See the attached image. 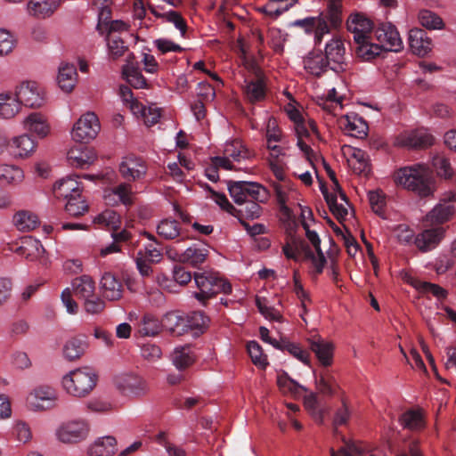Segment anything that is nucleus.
Returning <instances> with one entry per match:
<instances>
[{"label":"nucleus","instance_id":"1","mask_svg":"<svg viewBox=\"0 0 456 456\" xmlns=\"http://www.w3.org/2000/svg\"><path fill=\"white\" fill-rule=\"evenodd\" d=\"M456 201V193L450 191L445 194L426 216L425 230L419 233L414 243L422 252H428L435 248L444 238L445 229L441 226L447 222L454 213L452 202Z\"/></svg>","mask_w":456,"mask_h":456},{"label":"nucleus","instance_id":"2","mask_svg":"<svg viewBox=\"0 0 456 456\" xmlns=\"http://www.w3.org/2000/svg\"><path fill=\"white\" fill-rule=\"evenodd\" d=\"M287 114L294 123V129L297 138V145L303 153L310 167L318 171L323 167L326 171H330L324 159L314 149L316 142L321 140L315 122L309 118L304 117L294 106L289 105L286 108Z\"/></svg>","mask_w":456,"mask_h":456},{"label":"nucleus","instance_id":"3","mask_svg":"<svg viewBox=\"0 0 456 456\" xmlns=\"http://www.w3.org/2000/svg\"><path fill=\"white\" fill-rule=\"evenodd\" d=\"M193 278L200 290L194 293V297L203 305H207V301L218 293L230 294L232 292L231 283L217 272L194 273Z\"/></svg>","mask_w":456,"mask_h":456},{"label":"nucleus","instance_id":"4","mask_svg":"<svg viewBox=\"0 0 456 456\" xmlns=\"http://www.w3.org/2000/svg\"><path fill=\"white\" fill-rule=\"evenodd\" d=\"M97 379L96 373L88 367L77 369L63 377L62 387L68 394L84 397L96 386Z\"/></svg>","mask_w":456,"mask_h":456},{"label":"nucleus","instance_id":"5","mask_svg":"<svg viewBox=\"0 0 456 456\" xmlns=\"http://www.w3.org/2000/svg\"><path fill=\"white\" fill-rule=\"evenodd\" d=\"M433 173H393V180L398 186L416 192L421 197L428 196L435 187Z\"/></svg>","mask_w":456,"mask_h":456},{"label":"nucleus","instance_id":"6","mask_svg":"<svg viewBox=\"0 0 456 456\" xmlns=\"http://www.w3.org/2000/svg\"><path fill=\"white\" fill-rule=\"evenodd\" d=\"M101 124L94 112L87 111L74 123L70 134L74 142L87 143L96 138Z\"/></svg>","mask_w":456,"mask_h":456},{"label":"nucleus","instance_id":"7","mask_svg":"<svg viewBox=\"0 0 456 456\" xmlns=\"http://www.w3.org/2000/svg\"><path fill=\"white\" fill-rule=\"evenodd\" d=\"M14 94L21 108L37 109L45 103L44 89L33 80H24L17 85Z\"/></svg>","mask_w":456,"mask_h":456},{"label":"nucleus","instance_id":"8","mask_svg":"<svg viewBox=\"0 0 456 456\" xmlns=\"http://www.w3.org/2000/svg\"><path fill=\"white\" fill-rule=\"evenodd\" d=\"M90 430L85 419H76L62 423L56 431L58 439L64 444L79 443L85 440Z\"/></svg>","mask_w":456,"mask_h":456},{"label":"nucleus","instance_id":"9","mask_svg":"<svg viewBox=\"0 0 456 456\" xmlns=\"http://www.w3.org/2000/svg\"><path fill=\"white\" fill-rule=\"evenodd\" d=\"M323 56L330 69L335 72L346 70V47L340 37H333L325 44Z\"/></svg>","mask_w":456,"mask_h":456},{"label":"nucleus","instance_id":"10","mask_svg":"<svg viewBox=\"0 0 456 456\" xmlns=\"http://www.w3.org/2000/svg\"><path fill=\"white\" fill-rule=\"evenodd\" d=\"M115 386L124 395L140 397L148 392L146 380L136 374L126 373L115 379Z\"/></svg>","mask_w":456,"mask_h":456},{"label":"nucleus","instance_id":"11","mask_svg":"<svg viewBox=\"0 0 456 456\" xmlns=\"http://www.w3.org/2000/svg\"><path fill=\"white\" fill-rule=\"evenodd\" d=\"M382 50L399 52L403 48V41L396 28L391 23L380 24L372 35Z\"/></svg>","mask_w":456,"mask_h":456},{"label":"nucleus","instance_id":"12","mask_svg":"<svg viewBox=\"0 0 456 456\" xmlns=\"http://www.w3.org/2000/svg\"><path fill=\"white\" fill-rule=\"evenodd\" d=\"M56 393L49 387L35 388L27 397V406L31 411H45L55 406Z\"/></svg>","mask_w":456,"mask_h":456},{"label":"nucleus","instance_id":"13","mask_svg":"<svg viewBox=\"0 0 456 456\" xmlns=\"http://www.w3.org/2000/svg\"><path fill=\"white\" fill-rule=\"evenodd\" d=\"M452 165L446 153L435 151L430 153L428 163H416L400 167L398 171H451Z\"/></svg>","mask_w":456,"mask_h":456},{"label":"nucleus","instance_id":"14","mask_svg":"<svg viewBox=\"0 0 456 456\" xmlns=\"http://www.w3.org/2000/svg\"><path fill=\"white\" fill-rule=\"evenodd\" d=\"M434 142V136L423 129L403 133L399 134L395 141L396 146L409 149L427 148L433 145Z\"/></svg>","mask_w":456,"mask_h":456},{"label":"nucleus","instance_id":"15","mask_svg":"<svg viewBox=\"0 0 456 456\" xmlns=\"http://www.w3.org/2000/svg\"><path fill=\"white\" fill-rule=\"evenodd\" d=\"M208 249L202 244L194 243L182 253H175L172 256L171 250L167 251L169 257L175 260L188 264L194 268H199L208 258Z\"/></svg>","mask_w":456,"mask_h":456},{"label":"nucleus","instance_id":"16","mask_svg":"<svg viewBox=\"0 0 456 456\" xmlns=\"http://www.w3.org/2000/svg\"><path fill=\"white\" fill-rule=\"evenodd\" d=\"M21 126L27 133L38 138H45L51 132L47 118L40 112H32L26 116L21 121Z\"/></svg>","mask_w":456,"mask_h":456},{"label":"nucleus","instance_id":"17","mask_svg":"<svg viewBox=\"0 0 456 456\" xmlns=\"http://www.w3.org/2000/svg\"><path fill=\"white\" fill-rule=\"evenodd\" d=\"M339 125L343 131L355 138H365L369 126L366 121L356 113L346 114L339 118Z\"/></svg>","mask_w":456,"mask_h":456},{"label":"nucleus","instance_id":"18","mask_svg":"<svg viewBox=\"0 0 456 456\" xmlns=\"http://www.w3.org/2000/svg\"><path fill=\"white\" fill-rule=\"evenodd\" d=\"M346 28L354 35L355 43L370 37L374 32L370 20L360 13L350 15L346 21Z\"/></svg>","mask_w":456,"mask_h":456},{"label":"nucleus","instance_id":"19","mask_svg":"<svg viewBox=\"0 0 456 456\" xmlns=\"http://www.w3.org/2000/svg\"><path fill=\"white\" fill-rule=\"evenodd\" d=\"M282 251L288 259L299 260V255L304 254L305 259H314V253L309 245L300 237L290 235L289 240L282 247Z\"/></svg>","mask_w":456,"mask_h":456},{"label":"nucleus","instance_id":"20","mask_svg":"<svg viewBox=\"0 0 456 456\" xmlns=\"http://www.w3.org/2000/svg\"><path fill=\"white\" fill-rule=\"evenodd\" d=\"M37 144L28 134L13 136L10 141L11 152L14 158L27 159L36 151Z\"/></svg>","mask_w":456,"mask_h":456},{"label":"nucleus","instance_id":"21","mask_svg":"<svg viewBox=\"0 0 456 456\" xmlns=\"http://www.w3.org/2000/svg\"><path fill=\"white\" fill-rule=\"evenodd\" d=\"M102 297L109 301L119 300L123 296L121 281L111 273H104L100 281Z\"/></svg>","mask_w":456,"mask_h":456},{"label":"nucleus","instance_id":"22","mask_svg":"<svg viewBox=\"0 0 456 456\" xmlns=\"http://www.w3.org/2000/svg\"><path fill=\"white\" fill-rule=\"evenodd\" d=\"M103 198L106 204L116 206L119 203L125 206L133 204L132 188L126 183H122L116 187L104 191Z\"/></svg>","mask_w":456,"mask_h":456},{"label":"nucleus","instance_id":"23","mask_svg":"<svg viewBox=\"0 0 456 456\" xmlns=\"http://www.w3.org/2000/svg\"><path fill=\"white\" fill-rule=\"evenodd\" d=\"M311 350L315 354L319 362L324 368L333 362L334 346L320 337H314L309 341Z\"/></svg>","mask_w":456,"mask_h":456},{"label":"nucleus","instance_id":"24","mask_svg":"<svg viewBox=\"0 0 456 456\" xmlns=\"http://www.w3.org/2000/svg\"><path fill=\"white\" fill-rule=\"evenodd\" d=\"M57 84L60 89L69 94L75 88L77 82V72L74 64L61 62L58 68Z\"/></svg>","mask_w":456,"mask_h":456},{"label":"nucleus","instance_id":"25","mask_svg":"<svg viewBox=\"0 0 456 456\" xmlns=\"http://www.w3.org/2000/svg\"><path fill=\"white\" fill-rule=\"evenodd\" d=\"M409 45L411 50L419 56L428 54L433 46L430 37L420 28H412L409 31Z\"/></svg>","mask_w":456,"mask_h":456},{"label":"nucleus","instance_id":"26","mask_svg":"<svg viewBox=\"0 0 456 456\" xmlns=\"http://www.w3.org/2000/svg\"><path fill=\"white\" fill-rule=\"evenodd\" d=\"M67 156L70 166L80 169H87L96 159L95 152L88 148H71Z\"/></svg>","mask_w":456,"mask_h":456},{"label":"nucleus","instance_id":"27","mask_svg":"<svg viewBox=\"0 0 456 456\" xmlns=\"http://www.w3.org/2000/svg\"><path fill=\"white\" fill-rule=\"evenodd\" d=\"M186 324L184 314L177 311L167 313L161 321V326L175 336H182L187 333Z\"/></svg>","mask_w":456,"mask_h":456},{"label":"nucleus","instance_id":"28","mask_svg":"<svg viewBox=\"0 0 456 456\" xmlns=\"http://www.w3.org/2000/svg\"><path fill=\"white\" fill-rule=\"evenodd\" d=\"M21 111V107L14 94L10 91L0 93V119L10 120Z\"/></svg>","mask_w":456,"mask_h":456},{"label":"nucleus","instance_id":"29","mask_svg":"<svg viewBox=\"0 0 456 456\" xmlns=\"http://www.w3.org/2000/svg\"><path fill=\"white\" fill-rule=\"evenodd\" d=\"M14 252L28 261H35L43 256L45 248L40 240L33 237H24L20 246L17 247Z\"/></svg>","mask_w":456,"mask_h":456},{"label":"nucleus","instance_id":"30","mask_svg":"<svg viewBox=\"0 0 456 456\" xmlns=\"http://www.w3.org/2000/svg\"><path fill=\"white\" fill-rule=\"evenodd\" d=\"M315 387L319 393L332 396L338 388V385L333 374L327 369L321 371L314 370Z\"/></svg>","mask_w":456,"mask_h":456},{"label":"nucleus","instance_id":"31","mask_svg":"<svg viewBox=\"0 0 456 456\" xmlns=\"http://www.w3.org/2000/svg\"><path fill=\"white\" fill-rule=\"evenodd\" d=\"M304 69L311 75L315 77L322 76L330 69L323 53L322 52H311L303 61Z\"/></svg>","mask_w":456,"mask_h":456},{"label":"nucleus","instance_id":"32","mask_svg":"<svg viewBox=\"0 0 456 456\" xmlns=\"http://www.w3.org/2000/svg\"><path fill=\"white\" fill-rule=\"evenodd\" d=\"M172 363L179 370L191 367L196 361V355L189 345L177 346L170 355Z\"/></svg>","mask_w":456,"mask_h":456},{"label":"nucleus","instance_id":"33","mask_svg":"<svg viewBox=\"0 0 456 456\" xmlns=\"http://www.w3.org/2000/svg\"><path fill=\"white\" fill-rule=\"evenodd\" d=\"M79 176L69 175L65 179L56 182L53 185V191L58 197H63L67 200L73 196L80 195L79 183L77 180Z\"/></svg>","mask_w":456,"mask_h":456},{"label":"nucleus","instance_id":"34","mask_svg":"<svg viewBox=\"0 0 456 456\" xmlns=\"http://www.w3.org/2000/svg\"><path fill=\"white\" fill-rule=\"evenodd\" d=\"M118 451L117 440L114 436L98 438L89 448V456H112Z\"/></svg>","mask_w":456,"mask_h":456},{"label":"nucleus","instance_id":"35","mask_svg":"<svg viewBox=\"0 0 456 456\" xmlns=\"http://www.w3.org/2000/svg\"><path fill=\"white\" fill-rule=\"evenodd\" d=\"M356 44V53L364 61H370L376 56L379 55L382 49L379 43L376 41L373 36L363 38L355 43Z\"/></svg>","mask_w":456,"mask_h":456},{"label":"nucleus","instance_id":"36","mask_svg":"<svg viewBox=\"0 0 456 456\" xmlns=\"http://www.w3.org/2000/svg\"><path fill=\"white\" fill-rule=\"evenodd\" d=\"M347 157V163L352 171H366L370 168V164L366 153L356 148H347L345 151Z\"/></svg>","mask_w":456,"mask_h":456},{"label":"nucleus","instance_id":"37","mask_svg":"<svg viewBox=\"0 0 456 456\" xmlns=\"http://www.w3.org/2000/svg\"><path fill=\"white\" fill-rule=\"evenodd\" d=\"M72 290L77 297L86 299L94 296L95 283L92 277L82 275L72 281Z\"/></svg>","mask_w":456,"mask_h":456},{"label":"nucleus","instance_id":"38","mask_svg":"<svg viewBox=\"0 0 456 456\" xmlns=\"http://www.w3.org/2000/svg\"><path fill=\"white\" fill-rule=\"evenodd\" d=\"M157 233L159 237L172 240L179 238L183 232L180 223L172 218H165L161 220L157 225Z\"/></svg>","mask_w":456,"mask_h":456},{"label":"nucleus","instance_id":"39","mask_svg":"<svg viewBox=\"0 0 456 456\" xmlns=\"http://www.w3.org/2000/svg\"><path fill=\"white\" fill-rule=\"evenodd\" d=\"M245 97L252 103L261 102L265 97V85L262 79L245 80Z\"/></svg>","mask_w":456,"mask_h":456},{"label":"nucleus","instance_id":"40","mask_svg":"<svg viewBox=\"0 0 456 456\" xmlns=\"http://www.w3.org/2000/svg\"><path fill=\"white\" fill-rule=\"evenodd\" d=\"M60 0H31L28 4V12L38 17H45L59 6Z\"/></svg>","mask_w":456,"mask_h":456},{"label":"nucleus","instance_id":"41","mask_svg":"<svg viewBox=\"0 0 456 456\" xmlns=\"http://www.w3.org/2000/svg\"><path fill=\"white\" fill-rule=\"evenodd\" d=\"M267 149L269 151L267 159L272 171H283L287 168L286 157L281 152V147L276 142L270 143L267 141Z\"/></svg>","mask_w":456,"mask_h":456},{"label":"nucleus","instance_id":"42","mask_svg":"<svg viewBox=\"0 0 456 456\" xmlns=\"http://www.w3.org/2000/svg\"><path fill=\"white\" fill-rule=\"evenodd\" d=\"M418 20L422 27L430 30H440L444 28L443 19L436 12L428 9L419 10Z\"/></svg>","mask_w":456,"mask_h":456},{"label":"nucleus","instance_id":"43","mask_svg":"<svg viewBox=\"0 0 456 456\" xmlns=\"http://www.w3.org/2000/svg\"><path fill=\"white\" fill-rule=\"evenodd\" d=\"M160 323L152 314H145L138 323L137 333L142 337H154L160 331Z\"/></svg>","mask_w":456,"mask_h":456},{"label":"nucleus","instance_id":"44","mask_svg":"<svg viewBox=\"0 0 456 456\" xmlns=\"http://www.w3.org/2000/svg\"><path fill=\"white\" fill-rule=\"evenodd\" d=\"M404 428L418 431L424 428L425 422L419 411L409 410L403 413L399 419Z\"/></svg>","mask_w":456,"mask_h":456},{"label":"nucleus","instance_id":"45","mask_svg":"<svg viewBox=\"0 0 456 456\" xmlns=\"http://www.w3.org/2000/svg\"><path fill=\"white\" fill-rule=\"evenodd\" d=\"M13 223L18 230L27 232L31 231L37 226L38 219L33 213L21 210L14 215Z\"/></svg>","mask_w":456,"mask_h":456},{"label":"nucleus","instance_id":"46","mask_svg":"<svg viewBox=\"0 0 456 456\" xmlns=\"http://www.w3.org/2000/svg\"><path fill=\"white\" fill-rule=\"evenodd\" d=\"M298 0H269L261 11L272 18H277L292 7Z\"/></svg>","mask_w":456,"mask_h":456},{"label":"nucleus","instance_id":"47","mask_svg":"<svg viewBox=\"0 0 456 456\" xmlns=\"http://www.w3.org/2000/svg\"><path fill=\"white\" fill-rule=\"evenodd\" d=\"M86 348V342L81 338H72L68 340L63 348L64 356L73 361L84 354Z\"/></svg>","mask_w":456,"mask_h":456},{"label":"nucleus","instance_id":"48","mask_svg":"<svg viewBox=\"0 0 456 456\" xmlns=\"http://www.w3.org/2000/svg\"><path fill=\"white\" fill-rule=\"evenodd\" d=\"M277 384L283 393L290 394L291 395H298L301 392L307 391L305 387L291 379L285 371L278 376Z\"/></svg>","mask_w":456,"mask_h":456},{"label":"nucleus","instance_id":"49","mask_svg":"<svg viewBox=\"0 0 456 456\" xmlns=\"http://www.w3.org/2000/svg\"><path fill=\"white\" fill-rule=\"evenodd\" d=\"M243 191L247 200H255L258 202H265L269 198L268 191L257 183L245 182Z\"/></svg>","mask_w":456,"mask_h":456},{"label":"nucleus","instance_id":"50","mask_svg":"<svg viewBox=\"0 0 456 456\" xmlns=\"http://www.w3.org/2000/svg\"><path fill=\"white\" fill-rule=\"evenodd\" d=\"M94 223L115 231L120 224V216L116 211L107 209L95 216Z\"/></svg>","mask_w":456,"mask_h":456},{"label":"nucleus","instance_id":"51","mask_svg":"<svg viewBox=\"0 0 456 456\" xmlns=\"http://www.w3.org/2000/svg\"><path fill=\"white\" fill-rule=\"evenodd\" d=\"M278 349L289 353L305 364H309V354L305 350L302 349L297 344L281 339Z\"/></svg>","mask_w":456,"mask_h":456},{"label":"nucleus","instance_id":"52","mask_svg":"<svg viewBox=\"0 0 456 456\" xmlns=\"http://www.w3.org/2000/svg\"><path fill=\"white\" fill-rule=\"evenodd\" d=\"M413 286L421 293L431 294L437 299H444L447 297V291L437 284L416 281Z\"/></svg>","mask_w":456,"mask_h":456},{"label":"nucleus","instance_id":"53","mask_svg":"<svg viewBox=\"0 0 456 456\" xmlns=\"http://www.w3.org/2000/svg\"><path fill=\"white\" fill-rule=\"evenodd\" d=\"M228 158H232L234 160H240L248 157V152L240 140H232L227 142L224 150Z\"/></svg>","mask_w":456,"mask_h":456},{"label":"nucleus","instance_id":"54","mask_svg":"<svg viewBox=\"0 0 456 456\" xmlns=\"http://www.w3.org/2000/svg\"><path fill=\"white\" fill-rule=\"evenodd\" d=\"M140 110V112L133 114L142 118L147 126H152L158 123L160 118V109L154 104L150 106H144L142 104V110Z\"/></svg>","mask_w":456,"mask_h":456},{"label":"nucleus","instance_id":"55","mask_svg":"<svg viewBox=\"0 0 456 456\" xmlns=\"http://www.w3.org/2000/svg\"><path fill=\"white\" fill-rule=\"evenodd\" d=\"M65 210L69 216H79L88 210V205L82 200L81 195L73 196L68 200Z\"/></svg>","mask_w":456,"mask_h":456},{"label":"nucleus","instance_id":"56","mask_svg":"<svg viewBox=\"0 0 456 456\" xmlns=\"http://www.w3.org/2000/svg\"><path fill=\"white\" fill-rule=\"evenodd\" d=\"M119 96L126 107H127L132 113H138L142 110V104L134 98L131 89L126 86H119Z\"/></svg>","mask_w":456,"mask_h":456},{"label":"nucleus","instance_id":"57","mask_svg":"<svg viewBox=\"0 0 456 456\" xmlns=\"http://www.w3.org/2000/svg\"><path fill=\"white\" fill-rule=\"evenodd\" d=\"M185 322H187V332L189 330H202L207 327L209 319L201 311H194L185 316Z\"/></svg>","mask_w":456,"mask_h":456},{"label":"nucleus","instance_id":"58","mask_svg":"<svg viewBox=\"0 0 456 456\" xmlns=\"http://www.w3.org/2000/svg\"><path fill=\"white\" fill-rule=\"evenodd\" d=\"M97 29L100 34L110 36L112 32H122L126 31L128 29V25L119 20H110V21H102L100 20L97 25Z\"/></svg>","mask_w":456,"mask_h":456},{"label":"nucleus","instance_id":"59","mask_svg":"<svg viewBox=\"0 0 456 456\" xmlns=\"http://www.w3.org/2000/svg\"><path fill=\"white\" fill-rule=\"evenodd\" d=\"M247 349L254 364L262 368L267 365V357L263 354L262 347L256 341H249Z\"/></svg>","mask_w":456,"mask_h":456},{"label":"nucleus","instance_id":"60","mask_svg":"<svg viewBox=\"0 0 456 456\" xmlns=\"http://www.w3.org/2000/svg\"><path fill=\"white\" fill-rule=\"evenodd\" d=\"M15 45V37L10 31L0 28V56H5L11 53Z\"/></svg>","mask_w":456,"mask_h":456},{"label":"nucleus","instance_id":"61","mask_svg":"<svg viewBox=\"0 0 456 456\" xmlns=\"http://www.w3.org/2000/svg\"><path fill=\"white\" fill-rule=\"evenodd\" d=\"M267 43L274 50V52L281 53L283 51L286 38L284 33L281 29L276 28H269L267 32Z\"/></svg>","mask_w":456,"mask_h":456},{"label":"nucleus","instance_id":"62","mask_svg":"<svg viewBox=\"0 0 456 456\" xmlns=\"http://www.w3.org/2000/svg\"><path fill=\"white\" fill-rule=\"evenodd\" d=\"M107 45L109 55L114 60L122 56L127 49L124 41L117 36L109 37L107 38Z\"/></svg>","mask_w":456,"mask_h":456},{"label":"nucleus","instance_id":"63","mask_svg":"<svg viewBox=\"0 0 456 456\" xmlns=\"http://www.w3.org/2000/svg\"><path fill=\"white\" fill-rule=\"evenodd\" d=\"M370 205L372 211L379 216H383L386 206V197L379 191H370L368 193Z\"/></svg>","mask_w":456,"mask_h":456},{"label":"nucleus","instance_id":"64","mask_svg":"<svg viewBox=\"0 0 456 456\" xmlns=\"http://www.w3.org/2000/svg\"><path fill=\"white\" fill-rule=\"evenodd\" d=\"M144 168H146L145 162L134 155L125 156L119 164V171L132 172Z\"/></svg>","mask_w":456,"mask_h":456}]
</instances>
